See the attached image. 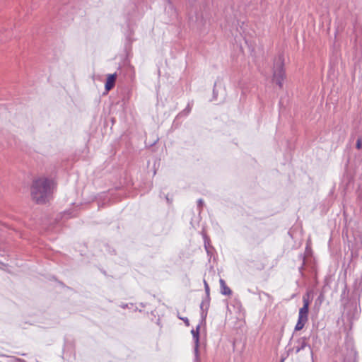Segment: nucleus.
Returning <instances> with one entry per match:
<instances>
[{
  "mask_svg": "<svg viewBox=\"0 0 362 362\" xmlns=\"http://www.w3.org/2000/svg\"><path fill=\"white\" fill-rule=\"evenodd\" d=\"M204 287H205V291H206V294L209 295V286L206 281H204Z\"/></svg>",
  "mask_w": 362,
  "mask_h": 362,
  "instance_id": "7",
  "label": "nucleus"
},
{
  "mask_svg": "<svg viewBox=\"0 0 362 362\" xmlns=\"http://www.w3.org/2000/svg\"><path fill=\"white\" fill-rule=\"evenodd\" d=\"M56 182L45 177L35 180L31 187V196L38 204L45 203L51 197Z\"/></svg>",
  "mask_w": 362,
  "mask_h": 362,
  "instance_id": "1",
  "label": "nucleus"
},
{
  "mask_svg": "<svg viewBox=\"0 0 362 362\" xmlns=\"http://www.w3.org/2000/svg\"><path fill=\"white\" fill-rule=\"evenodd\" d=\"M361 141L360 139H358L356 142V148L358 149H360L361 148Z\"/></svg>",
  "mask_w": 362,
  "mask_h": 362,
  "instance_id": "8",
  "label": "nucleus"
},
{
  "mask_svg": "<svg viewBox=\"0 0 362 362\" xmlns=\"http://www.w3.org/2000/svg\"><path fill=\"white\" fill-rule=\"evenodd\" d=\"M192 334H193V337H194V339L195 342L197 344L198 341H199V332H198V331L192 330Z\"/></svg>",
  "mask_w": 362,
  "mask_h": 362,
  "instance_id": "6",
  "label": "nucleus"
},
{
  "mask_svg": "<svg viewBox=\"0 0 362 362\" xmlns=\"http://www.w3.org/2000/svg\"><path fill=\"white\" fill-rule=\"evenodd\" d=\"M310 293H307L303 296V305L299 309L298 319L295 327L296 331L301 330L308 320V312L310 305Z\"/></svg>",
  "mask_w": 362,
  "mask_h": 362,
  "instance_id": "2",
  "label": "nucleus"
},
{
  "mask_svg": "<svg viewBox=\"0 0 362 362\" xmlns=\"http://www.w3.org/2000/svg\"><path fill=\"white\" fill-rule=\"evenodd\" d=\"M116 78V74H109L107 76L105 83V89L107 91L110 90L115 86Z\"/></svg>",
  "mask_w": 362,
  "mask_h": 362,
  "instance_id": "4",
  "label": "nucleus"
},
{
  "mask_svg": "<svg viewBox=\"0 0 362 362\" xmlns=\"http://www.w3.org/2000/svg\"><path fill=\"white\" fill-rule=\"evenodd\" d=\"M285 78V71L284 69L282 63H281L278 69H276L274 72L273 81L279 86L280 88H281L283 87Z\"/></svg>",
  "mask_w": 362,
  "mask_h": 362,
  "instance_id": "3",
  "label": "nucleus"
},
{
  "mask_svg": "<svg viewBox=\"0 0 362 362\" xmlns=\"http://www.w3.org/2000/svg\"><path fill=\"white\" fill-rule=\"evenodd\" d=\"M221 293L225 296H230L232 293L230 288L226 285L225 281L222 279L219 281Z\"/></svg>",
  "mask_w": 362,
  "mask_h": 362,
  "instance_id": "5",
  "label": "nucleus"
}]
</instances>
